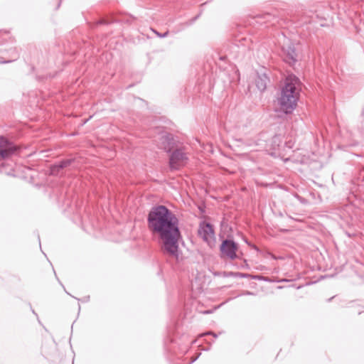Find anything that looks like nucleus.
I'll use <instances>...</instances> for the list:
<instances>
[{
    "instance_id": "nucleus-1",
    "label": "nucleus",
    "mask_w": 364,
    "mask_h": 364,
    "mask_svg": "<svg viewBox=\"0 0 364 364\" xmlns=\"http://www.w3.org/2000/svg\"><path fill=\"white\" fill-rule=\"evenodd\" d=\"M150 230L159 235L162 241L164 254L178 259L179 256L178 240L181 232L178 220L166 207H154L148 215Z\"/></svg>"
},
{
    "instance_id": "nucleus-2",
    "label": "nucleus",
    "mask_w": 364,
    "mask_h": 364,
    "mask_svg": "<svg viewBox=\"0 0 364 364\" xmlns=\"http://www.w3.org/2000/svg\"><path fill=\"white\" fill-rule=\"evenodd\" d=\"M300 87L299 79L292 75L288 76L282 88L278 104L281 111L285 114L291 113L297 105L299 99Z\"/></svg>"
},
{
    "instance_id": "nucleus-3",
    "label": "nucleus",
    "mask_w": 364,
    "mask_h": 364,
    "mask_svg": "<svg viewBox=\"0 0 364 364\" xmlns=\"http://www.w3.org/2000/svg\"><path fill=\"white\" fill-rule=\"evenodd\" d=\"M188 161L186 154L181 149L174 150L169 157V166L171 169H179Z\"/></svg>"
},
{
    "instance_id": "nucleus-4",
    "label": "nucleus",
    "mask_w": 364,
    "mask_h": 364,
    "mask_svg": "<svg viewBox=\"0 0 364 364\" xmlns=\"http://www.w3.org/2000/svg\"><path fill=\"white\" fill-rule=\"evenodd\" d=\"M198 235L202 239L211 245L215 240V232L213 226L206 222H201L198 230Z\"/></svg>"
},
{
    "instance_id": "nucleus-5",
    "label": "nucleus",
    "mask_w": 364,
    "mask_h": 364,
    "mask_svg": "<svg viewBox=\"0 0 364 364\" xmlns=\"http://www.w3.org/2000/svg\"><path fill=\"white\" fill-rule=\"evenodd\" d=\"M17 151V146L4 136H0V157L2 159L10 158Z\"/></svg>"
},
{
    "instance_id": "nucleus-6",
    "label": "nucleus",
    "mask_w": 364,
    "mask_h": 364,
    "mask_svg": "<svg viewBox=\"0 0 364 364\" xmlns=\"http://www.w3.org/2000/svg\"><path fill=\"white\" fill-rule=\"evenodd\" d=\"M237 250V244L230 240H225L220 245L221 254L230 259H235L237 257L236 251Z\"/></svg>"
},
{
    "instance_id": "nucleus-7",
    "label": "nucleus",
    "mask_w": 364,
    "mask_h": 364,
    "mask_svg": "<svg viewBox=\"0 0 364 364\" xmlns=\"http://www.w3.org/2000/svg\"><path fill=\"white\" fill-rule=\"evenodd\" d=\"M157 146L159 149H164L166 152H170L173 149L175 141L172 134L164 133L159 136Z\"/></svg>"
},
{
    "instance_id": "nucleus-8",
    "label": "nucleus",
    "mask_w": 364,
    "mask_h": 364,
    "mask_svg": "<svg viewBox=\"0 0 364 364\" xmlns=\"http://www.w3.org/2000/svg\"><path fill=\"white\" fill-rule=\"evenodd\" d=\"M284 53V60L289 65H293L297 61V54L294 46L291 43H288L282 46Z\"/></svg>"
},
{
    "instance_id": "nucleus-9",
    "label": "nucleus",
    "mask_w": 364,
    "mask_h": 364,
    "mask_svg": "<svg viewBox=\"0 0 364 364\" xmlns=\"http://www.w3.org/2000/svg\"><path fill=\"white\" fill-rule=\"evenodd\" d=\"M269 78L265 73L258 74L255 80L256 86L260 91H264L267 88Z\"/></svg>"
},
{
    "instance_id": "nucleus-10",
    "label": "nucleus",
    "mask_w": 364,
    "mask_h": 364,
    "mask_svg": "<svg viewBox=\"0 0 364 364\" xmlns=\"http://www.w3.org/2000/svg\"><path fill=\"white\" fill-rule=\"evenodd\" d=\"M71 162H72V160H70V159L62 161L60 162L58 167L60 168H65V167L68 166L71 164Z\"/></svg>"
},
{
    "instance_id": "nucleus-11",
    "label": "nucleus",
    "mask_w": 364,
    "mask_h": 364,
    "mask_svg": "<svg viewBox=\"0 0 364 364\" xmlns=\"http://www.w3.org/2000/svg\"><path fill=\"white\" fill-rule=\"evenodd\" d=\"M152 31L159 38H165V37L168 36V31H166L164 33H161L154 29H152Z\"/></svg>"
},
{
    "instance_id": "nucleus-12",
    "label": "nucleus",
    "mask_w": 364,
    "mask_h": 364,
    "mask_svg": "<svg viewBox=\"0 0 364 364\" xmlns=\"http://www.w3.org/2000/svg\"><path fill=\"white\" fill-rule=\"evenodd\" d=\"M204 335H213L215 338L217 337V336L214 333H213L211 331L206 332V333L202 334L201 336H203Z\"/></svg>"
},
{
    "instance_id": "nucleus-13",
    "label": "nucleus",
    "mask_w": 364,
    "mask_h": 364,
    "mask_svg": "<svg viewBox=\"0 0 364 364\" xmlns=\"http://www.w3.org/2000/svg\"><path fill=\"white\" fill-rule=\"evenodd\" d=\"M243 295H250V294H252V292L250 291H246L245 293L242 294Z\"/></svg>"
},
{
    "instance_id": "nucleus-14",
    "label": "nucleus",
    "mask_w": 364,
    "mask_h": 364,
    "mask_svg": "<svg viewBox=\"0 0 364 364\" xmlns=\"http://www.w3.org/2000/svg\"><path fill=\"white\" fill-rule=\"evenodd\" d=\"M212 312H213V311H212V310H208V311H205L203 312V314H210V313H212Z\"/></svg>"
},
{
    "instance_id": "nucleus-15",
    "label": "nucleus",
    "mask_w": 364,
    "mask_h": 364,
    "mask_svg": "<svg viewBox=\"0 0 364 364\" xmlns=\"http://www.w3.org/2000/svg\"><path fill=\"white\" fill-rule=\"evenodd\" d=\"M241 277H246V275H245V274H241Z\"/></svg>"
}]
</instances>
